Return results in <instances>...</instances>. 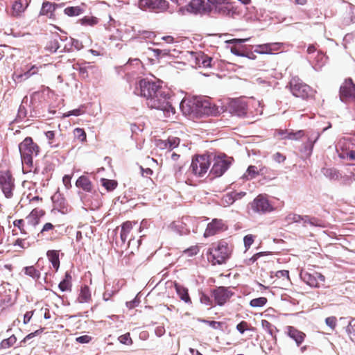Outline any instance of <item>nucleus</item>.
I'll return each mask as SVG.
<instances>
[{
	"instance_id": "obj_47",
	"label": "nucleus",
	"mask_w": 355,
	"mask_h": 355,
	"mask_svg": "<svg viewBox=\"0 0 355 355\" xmlns=\"http://www.w3.org/2000/svg\"><path fill=\"white\" fill-rule=\"evenodd\" d=\"M234 197L231 192L226 193L221 199V204L224 207H228L234 202Z\"/></svg>"
},
{
	"instance_id": "obj_58",
	"label": "nucleus",
	"mask_w": 355,
	"mask_h": 355,
	"mask_svg": "<svg viewBox=\"0 0 355 355\" xmlns=\"http://www.w3.org/2000/svg\"><path fill=\"white\" fill-rule=\"evenodd\" d=\"M325 322L331 329H334L336 325V318L334 316L328 317L326 318Z\"/></svg>"
},
{
	"instance_id": "obj_64",
	"label": "nucleus",
	"mask_w": 355,
	"mask_h": 355,
	"mask_svg": "<svg viewBox=\"0 0 355 355\" xmlns=\"http://www.w3.org/2000/svg\"><path fill=\"white\" fill-rule=\"evenodd\" d=\"M76 340L79 343H88L91 340V337L87 335L77 337Z\"/></svg>"
},
{
	"instance_id": "obj_11",
	"label": "nucleus",
	"mask_w": 355,
	"mask_h": 355,
	"mask_svg": "<svg viewBox=\"0 0 355 355\" xmlns=\"http://www.w3.org/2000/svg\"><path fill=\"white\" fill-rule=\"evenodd\" d=\"M233 159L226 155H219L214 158V164L210 170V174L214 177H220L230 168Z\"/></svg>"
},
{
	"instance_id": "obj_61",
	"label": "nucleus",
	"mask_w": 355,
	"mask_h": 355,
	"mask_svg": "<svg viewBox=\"0 0 355 355\" xmlns=\"http://www.w3.org/2000/svg\"><path fill=\"white\" fill-rule=\"evenodd\" d=\"M71 178H72L71 175H65L62 178V182H63L64 187H66V189H69L71 187Z\"/></svg>"
},
{
	"instance_id": "obj_38",
	"label": "nucleus",
	"mask_w": 355,
	"mask_h": 355,
	"mask_svg": "<svg viewBox=\"0 0 355 355\" xmlns=\"http://www.w3.org/2000/svg\"><path fill=\"white\" fill-rule=\"evenodd\" d=\"M45 136L48 139V144L52 148H58L60 144L56 143L55 140V134L54 131H47L45 132Z\"/></svg>"
},
{
	"instance_id": "obj_10",
	"label": "nucleus",
	"mask_w": 355,
	"mask_h": 355,
	"mask_svg": "<svg viewBox=\"0 0 355 355\" xmlns=\"http://www.w3.org/2000/svg\"><path fill=\"white\" fill-rule=\"evenodd\" d=\"M139 86V88H137L135 92L137 94H139L146 98V102L150 98L155 96L157 92L162 88L159 85L156 84L155 82L149 81L146 79L140 80Z\"/></svg>"
},
{
	"instance_id": "obj_6",
	"label": "nucleus",
	"mask_w": 355,
	"mask_h": 355,
	"mask_svg": "<svg viewBox=\"0 0 355 355\" xmlns=\"http://www.w3.org/2000/svg\"><path fill=\"white\" fill-rule=\"evenodd\" d=\"M138 7L144 11L164 13L168 11L169 3L166 0H139Z\"/></svg>"
},
{
	"instance_id": "obj_34",
	"label": "nucleus",
	"mask_w": 355,
	"mask_h": 355,
	"mask_svg": "<svg viewBox=\"0 0 355 355\" xmlns=\"http://www.w3.org/2000/svg\"><path fill=\"white\" fill-rule=\"evenodd\" d=\"M42 215V211L33 209L28 216L27 220L33 226H35L39 223V216Z\"/></svg>"
},
{
	"instance_id": "obj_55",
	"label": "nucleus",
	"mask_w": 355,
	"mask_h": 355,
	"mask_svg": "<svg viewBox=\"0 0 355 355\" xmlns=\"http://www.w3.org/2000/svg\"><path fill=\"white\" fill-rule=\"evenodd\" d=\"M237 331L243 334L246 330L248 329V324L245 321H241L236 325Z\"/></svg>"
},
{
	"instance_id": "obj_15",
	"label": "nucleus",
	"mask_w": 355,
	"mask_h": 355,
	"mask_svg": "<svg viewBox=\"0 0 355 355\" xmlns=\"http://www.w3.org/2000/svg\"><path fill=\"white\" fill-rule=\"evenodd\" d=\"M340 98L343 102L355 100V85L351 78L346 79L340 88Z\"/></svg>"
},
{
	"instance_id": "obj_1",
	"label": "nucleus",
	"mask_w": 355,
	"mask_h": 355,
	"mask_svg": "<svg viewBox=\"0 0 355 355\" xmlns=\"http://www.w3.org/2000/svg\"><path fill=\"white\" fill-rule=\"evenodd\" d=\"M172 99L169 92L162 88L157 94L150 98L146 105L151 109H156L163 112L166 117H171L175 113V110L172 105Z\"/></svg>"
},
{
	"instance_id": "obj_54",
	"label": "nucleus",
	"mask_w": 355,
	"mask_h": 355,
	"mask_svg": "<svg viewBox=\"0 0 355 355\" xmlns=\"http://www.w3.org/2000/svg\"><path fill=\"white\" fill-rule=\"evenodd\" d=\"M119 340L121 343L124 345H130L132 344V339L130 336V334H125L123 335H121L119 337Z\"/></svg>"
},
{
	"instance_id": "obj_35",
	"label": "nucleus",
	"mask_w": 355,
	"mask_h": 355,
	"mask_svg": "<svg viewBox=\"0 0 355 355\" xmlns=\"http://www.w3.org/2000/svg\"><path fill=\"white\" fill-rule=\"evenodd\" d=\"M341 148L342 152L339 153V157L342 159H349L350 160H355V150L344 149L341 145V141L338 144Z\"/></svg>"
},
{
	"instance_id": "obj_28",
	"label": "nucleus",
	"mask_w": 355,
	"mask_h": 355,
	"mask_svg": "<svg viewBox=\"0 0 355 355\" xmlns=\"http://www.w3.org/2000/svg\"><path fill=\"white\" fill-rule=\"evenodd\" d=\"M76 186L78 188H81L87 192L92 191L93 189L90 180L85 175H82L78 178L76 182Z\"/></svg>"
},
{
	"instance_id": "obj_31",
	"label": "nucleus",
	"mask_w": 355,
	"mask_h": 355,
	"mask_svg": "<svg viewBox=\"0 0 355 355\" xmlns=\"http://www.w3.org/2000/svg\"><path fill=\"white\" fill-rule=\"evenodd\" d=\"M320 137V134L316 132L308 138L307 142L304 145V153L307 155H311L313 148L314 144Z\"/></svg>"
},
{
	"instance_id": "obj_33",
	"label": "nucleus",
	"mask_w": 355,
	"mask_h": 355,
	"mask_svg": "<svg viewBox=\"0 0 355 355\" xmlns=\"http://www.w3.org/2000/svg\"><path fill=\"white\" fill-rule=\"evenodd\" d=\"M46 256L51 262L53 267L58 270L60 266L58 252L56 250H49L46 253Z\"/></svg>"
},
{
	"instance_id": "obj_51",
	"label": "nucleus",
	"mask_w": 355,
	"mask_h": 355,
	"mask_svg": "<svg viewBox=\"0 0 355 355\" xmlns=\"http://www.w3.org/2000/svg\"><path fill=\"white\" fill-rule=\"evenodd\" d=\"M254 236L252 234H248L243 239L244 246L246 250H248L252 244L254 243Z\"/></svg>"
},
{
	"instance_id": "obj_43",
	"label": "nucleus",
	"mask_w": 355,
	"mask_h": 355,
	"mask_svg": "<svg viewBox=\"0 0 355 355\" xmlns=\"http://www.w3.org/2000/svg\"><path fill=\"white\" fill-rule=\"evenodd\" d=\"M17 342V338L15 335H12L9 338L6 339H3L1 342V347L3 349H8L10 347H12L15 343Z\"/></svg>"
},
{
	"instance_id": "obj_7",
	"label": "nucleus",
	"mask_w": 355,
	"mask_h": 355,
	"mask_svg": "<svg viewBox=\"0 0 355 355\" xmlns=\"http://www.w3.org/2000/svg\"><path fill=\"white\" fill-rule=\"evenodd\" d=\"M210 12H214L224 16L232 17L236 12L231 0H210Z\"/></svg>"
},
{
	"instance_id": "obj_18",
	"label": "nucleus",
	"mask_w": 355,
	"mask_h": 355,
	"mask_svg": "<svg viewBox=\"0 0 355 355\" xmlns=\"http://www.w3.org/2000/svg\"><path fill=\"white\" fill-rule=\"evenodd\" d=\"M225 229V224L221 219H213L212 221L207 225L204 233V236L209 237L214 236Z\"/></svg>"
},
{
	"instance_id": "obj_4",
	"label": "nucleus",
	"mask_w": 355,
	"mask_h": 355,
	"mask_svg": "<svg viewBox=\"0 0 355 355\" xmlns=\"http://www.w3.org/2000/svg\"><path fill=\"white\" fill-rule=\"evenodd\" d=\"M289 88L293 96L303 99L311 98L314 95V91L297 77H293L291 79Z\"/></svg>"
},
{
	"instance_id": "obj_25",
	"label": "nucleus",
	"mask_w": 355,
	"mask_h": 355,
	"mask_svg": "<svg viewBox=\"0 0 355 355\" xmlns=\"http://www.w3.org/2000/svg\"><path fill=\"white\" fill-rule=\"evenodd\" d=\"M132 229V223L130 221L125 222L121 229L120 238L122 243H125L126 241L130 244L132 238L129 236L130 233Z\"/></svg>"
},
{
	"instance_id": "obj_8",
	"label": "nucleus",
	"mask_w": 355,
	"mask_h": 355,
	"mask_svg": "<svg viewBox=\"0 0 355 355\" xmlns=\"http://www.w3.org/2000/svg\"><path fill=\"white\" fill-rule=\"evenodd\" d=\"M15 188V179L10 171H0V189L6 198H12Z\"/></svg>"
},
{
	"instance_id": "obj_22",
	"label": "nucleus",
	"mask_w": 355,
	"mask_h": 355,
	"mask_svg": "<svg viewBox=\"0 0 355 355\" xmlns=\"http://www.w3.org/2000/svg\"><path fill=\"white\" fill-rule=\"evenodd\" d=\"M286 220L288 223L304 221V223H309L313 225L320 226V224L317 223V220L315 218H309L307 216H302L296 214H288L286 216Z\"/></svg>"
},
{
	"instance_id": "obj_14",
	"label": "nucleus",
	"mask_w": 355,
	"mask_h": 355,
	"mask_svg": "<svg viewBox=\"0 0 355 355\" xmlns=\"http://www.w3.org/2000/svg\"><path fill=\"white\" fill-rule=\"evenodd\" d=\"M212 297L218 306L224 305L234 295L230 288L219 286L212 291Z\"/></svg>"
},
{
	"instance_id": "obj_59",
	"label": "nucleus",
	"mask_w": 355,
	"mask_h": 355,
	"mask_svg": "<svg viewBox=\"0 0 355 355\" xmlns=\"http://www.w3.org/2000/svg\"><path fill=\"white\" fill-rule=\"evenodd\" d=\"M24 222L22 219L15 220L13 222L14 226L18 227L22 234H26V232L24 228Z\"/></svg>"
},
{
	"instance_id": "obj_29",
	"label": "nucleus",
	"mask_w": 355,
	"mask_h": 355,
	"mask_svg": "<svg viewBox=\"0 0 355 355\" xmlns=\"http://www.w3.org/2000/svg\"><path fill=\"white\" fill-rule=\"evenodd\" d=\"M323 175L330 180H340L341 173L334 168H324L322 170Z\"/></svg>"
},
{
	"instance_id": "obj_23",
	"label": "nucleus",
	"mask_w": 355,
	"mask_h": 355,
	"mask_svg": "<svg viewBox=\"0 0 355 355\" xmlns=\"http://www.w3.org/2000/svg\"><path fill=\"white\" fill-rule=\"evenodd\" d=\"M198 112H196V116L198 115H209L212 114L214 112V107H211V103L207 101H202L200 98H198Z\"/></svg>"
},
{
	"instance_id": "obj_19",
	"label": "nucleus",
	"mask_w": 355,
	"mask_h": 355,
	"mask_svg": "<svg viewBox=\"0 0 355 355\" xmlns=\"http://www.w3.org/2000/svg\"><path fill=\"white\" fill-rule=\"evenodd\" d=\"M38 69L39 67L36 65L31 66L29 69L24 72L17 69L13 73L12 79L16 82H21L23 80H27L32 76L36 74L38 72Z\"/></svg>"
},
{
	"instance_id": "obj_30",
	"label": "nucleus",
	"mask_w": 355,
	"mask_h": 355,
	"mask_svg": "<svg viewBox=\"0 0 355 355\" xmlns=\"http://www.w3.org/2000/svg\"><path fill=\"white\" fill-rule=\"evenodd\" d=\"M56 5L49 1H44L42 3L41 10L40 12V15H46L51 17L55 10Z\"/></svg>"
},
{
	"instance_id": "obj_26",
	"label": "nucleus",
	"mask_w": 355,
	"mask_h": 355,
	"mask_svg": "<svg viewBox=\"0 0 355 355\" xmlns=\"http://www.w3.org/2000/svg\"><path fill=\"white\" fill-rule=\"evenodd\" d=\"M196 64L198 67L208 68L211 66L212 58L204 53H198L195 57Z\"/></svg>"
},
{
	"instance_id": "obj_52",
	"label": "nucleus",
	"mask_w": 355,
	"mask_h": 355,
	"mask_svg": "<svg viewBox=\"0 0 355 355\" xmlns=\"http://www.w3.org/2000/svg\"><path fill=\"white\" fill-rule=\"evenodd\" d=\"M200 301L202 304H203L206 306H213L212 300L208 295H207L204 293L200 295Z\"/></svg>"
},
{
	"instance_id": "obj_13",
	"label": "nucleus",
	"mask_w": 355,
	"mask_h": 355,
	"mask_svg": "<svg viewBox=\"0 0 355 355\" xmlns=\"http://www.w3.org/2000/svg\"><path fill=\"white\" fill-rule=\"evenodd\" d=\"M252 209L258 214H263L274 210L269 200L262 195L255 198L251 205Z\"/></svg>"
},
{
	"instance_id": "obj_62",
	"label": "nucleus",
	"mask_w": 355,
	"mask_h": 355,
	"mask_svg": "<svg viewBox=\"0 0 355 355\" xmlns=\"http://www.w3.org/2000/svg\"><path fill=\"white\" fill-rule=\"evenodd\" d=\"M204 322L209 324L211 328L218 329L221 327V322L217 321L204 320Z\"/></svg>"
},
{
	"instance_id": "obj_41",
	"label": "nucleus",
	"mask_w": 355,
	"mask_h": 355,
	"mask_svg": "<svg viewBox=\"0 0 355 355\" xmlns=\"http://www.w3.org/2000/svg\"><path fill=\"white\" fill-rule=\"evenodd\" d=\"M254 53L259 54H271V49L269 48V44H259L255 46Z\"/></svg>"
},
{
	"instance_id": "obj_32",
	"label": "nucleus",
	"mask_w": 355,
	"mask_h": 355,
	"mask_svg": "<svg viewBox=\"0 0 355 355\" xmlns=\"http://www.w3.org/2000/svg\"><path fill=\"white\" fill-rule=\"evenodd\" d=\"M279 134L282 137V139H288L291 140H298L301 137L304 136V131L299 130L295 132H288L286 131H281Z\"/></svg>"
},
{
	"instance_id": "obj_63",
	"label": "nucleus",
	"mask_w": 355,
	"mask_h": 355,
	"mask_svg": "<svg viewBox=\"0 0 355 355\" xmlns=\"http://www.w3.org/2000/svg\"><path fill=\"white\" fill-rule=\"evenodd\" d=\"M268 44H269V48L271 49V54L272 53L273 51H277L280 50L281 47L283 45L282 43H278V42L268 43Z\"/></svg>"
},
{
	"instance_id": "obj_9",
	"label": "nucleus",
	"mask_w": 355,
	"mask_h": 355,
	"mask_svg": "<svg viewBox=\"0 0 355 355\" xmlns=\"http://www.w3.org/2000/svg\"><path fill=\"white\" fill-rule=\"evenodd\" d=\"M210 0H191V2L184 7H181L178 12L184 15L185 12L201 13L209 12L211 9Z\"/></svg>"
},
{
	"instance_id": "obj_16",
	"label": "nucleus",
	"mask_w": 355,
	"mask_h": 355,
	"mask_svg": "<svg viewBox=\"0 0 355 355\" xmlns=\"http://www.w3.org/2000/svg\"><path fill=\"white\" fill-rule=\"evenodd\" d=\"M180 108L185 116H196L198 109V98L182 99Z\"/></svg>"
},
{
	"instance_id": "obj_53",
	"label": "nucleus",
	"mask_w": 355,
	"mask_h": 355,
	"mask_svg": "<svg viewBox=\"0 0 355 355\" xmlns=\"http://www.w3.org/2000/svg\"><path fill=\"white\" fill-rule=\"evenodd\" d=\"M59 48L60 45L57 40L50 41L47 46V49L51 52H56Z\"/></svg>"
},
{
	"instance_id": "obj_42",
	"label": "nucleus",
	"mask_w": 355,
	"mask_h": 355,
	"mask_svg": "<svg viewBox=\"0 0 355 355\" xmlns=\"http://www.w3.org/2000/svg\"><path fill=\"white\" fill-rule=\"evenodd\" d=\"M340 180L342 181L343 184L349 185L355 181V174L352 172H349V173L344 175L341 174Z\"/></svg>"
},
{
	"instance_id": "obj_49",
	"label": "nucleus",
	"mask_w": 355,
	"mask_h": 355,
	"mask_svg": "<svg viewBox=\"0 0 355 355\" xmlns=\"http://www.w3.org/2000/svg\"><path fill=\"white\" fill-rule=\"evenodd\" d=\"M80 21L82 25L94 26L97 24L98 19L94 17H85Z\"/></svg>"
},
{
	"instance_id": "obj_37",
	"label": "nucleus",
	"mask_w": 355,
	"mask_h": 355,
	"mask_svg": "<svg viewBox=\"0 0 355 355\" xmlns=\"http://www.w3.org/2000/svg\"><path fill=\"white\" fill-rule=\"evenodd\" d=\"M25 275L32 277L34 279H37L40 277V272L34 266H26L23 269Z\"/></svg>"
},
{
	"instance_id": "obj_3",
	"label": "nucleus",
	"mask_w": 355,
	"mask_h": 355,
	"mask_svg": "<svg viewBox=\"0 0 355 355\" xmlns=\"http://www.w3.org/2000/svg\"><path fill=\"white\" fill-rule=\"evenodd\" d=\"M231 254L227 243L220 241L217 243H213L208 250V260L213 264H222L229 259Z\"/></svg>"
},
{
	"instance_id": "obj_50",
	"label": "nucleus",
	"mask_w": 355,
	"mask_h": 355,
	"mask_svg": "<svg viewBox=\"0 0 355 355\" xmlns=\"http://www.w3.org/2000/svg\"><path fill=\"white\" fill-rule=\"evenodd\" d=\"M74 135L80 141H83L86 139V133L83 129L77 128L74 130Z\"/></svg>"
},
{
	"instance_id": "obj_46",
	"label": "nucleus",
	"mask_w": 355,
	"mask_h": 355,
	"mask_svg": "<svg viewBox=\"0 0 355 355\" xmlns=\"http://www.w3.org/2000/svg\"><path fill=\"white\" fill-rule=\"evenodd\" d=\"M267 303V299L264 297L252 299L250 302L252 307H262Z\"/></svg>"
},
{
	"instance_id": "obj_39",
	"label": "nucleus",
	"mask_w": 355,
	"mask_h": 355,
	"mask_svg": "<svg viewBox=\"0 0 355 355\" xmlns=\"http://www.w3.org/2000/svg\"><path fill=\"white\" fill-rule=\"evenodd\" d=\"M91 297V294L89 288L87 286L82 288L80 293L78 297V301L80 303L87 302Z\"/></svg>"
},
{
	"instance_id": "obj_57",
	"label": "nucleus",
	"mask_w": 355,
	"mask_h": 355,
	"mask_svg": "<svg viewBox=\"0 0 355 355\" xmlns=\"http://www.w3.org/2000/svg\"><path fill=\"white\" fill-rule=\"evenodd\" d=\"M152 51L154 53V56L156 57L157 58L167 55L168 54V51L167 50H161V49H152Z\"/></svg>"
},
{
	"instance_id": "obj_21",
	"label": "nucleus",
	"mask_w": 355,
	"mask_h": 355,
	"mask_svg": "<svg viewBox=\"0 0 355 355\" xmlns=\"http://www.w3.org/2000/svg\"><path fill=\"white\" fill-rule=\"evenodd\" d=\"M286 334L291 338L295 341L297 346H300L304 342L306 337L304 333L292 326L286 327Z\"/></svg>"
},
{
	"instance_id": "obj_20",
	"label": "nucleus",
	"mask_w": 355,
	"mask_h": 355,
	"mask_svg": "<svg viewBox=\"0 0 355 355\" xmlns=\"http://www.w3.org/2000/svg\"><path fill=\"white\" fill-rule=\"evenodd\" d=\"M180 139L175 137H170L166 140L159 139L156 141V146L162 150H172L178 147Z\"/></svg>"
},
{
	"instance_id": "obj_36",
	"label": "nucleus",
	"mask_w": 355,
	"mask_h": 355,
	"mask_svg": "<svg viewBox=\"0 0 355 355\" xmlns=\"http://www.w3.org/2000/svg\"><path fill=\"white\" fill-rule=\"evenodd\" d=\"M26 8L24 7L21 0H15L12 4V15L15 17H18L25 10Z\"/></svg>"
},
{
	"instance_id": "obj_48",
	"label": "nucleus",
	"mask_w": 355,
	"mask_h": 355,
	"mask_svg": "<svg viewBox=\"0 0 355 355\" xmlns=\"http://www.w3.org/2000/svg\"><path fill=\"white\" fill-rule=\"evenodd\" d=\"M81 9L78 7H67L64 9V13L68 16H78L80 14Z\"/></svg>"
},
{
	"instance_id": "obj_27",
	"label": "nucleus",
	"mask_w": 355,
	"mask_h": 355,
	"mask_svg": "<svg viewBox=\"0 0 355 355\" xmlns=\"http://www.w3.org/2000/svg\"><path fill=\"white\" fill-rule=\"evenodd\" d=\"M175 288L177 295H178L181 300L184 301L187 304H191V300L189 295L187 288L177 283L175 284Z\"/></svg>"
},
{
	"instance_id": "obj_40",
	"label": "nucleus",
	"mask_w": 355,
	"mask_h": 355,
	"mask_svg": "<svg viewBox=\"0 0 355 355\" xmlns=\"http://www.w3.org/2000/svg\"><path fill=\"white\" fill-rule=\"evenodd\" d=\"M101 181L102 182V185L108 191H113L117 186V182L113 180L101 178Z\"/></svg>"
},
{
	"instance_id": "obj_17",
	"label": "nucleus",
	"mask_w": 355,
	"mask_h": 355,
	"mask_svg": "<svg viewBox=\"0 0 355 355\" xmlns=\"http://www.w3.org/2000/svg\"><path fill=\"white\" fill-rule=\"evenodd\" d=\"M248 103L243 99H234L230 103V110L239 116H245L247 113Z\"/></svg>"
},
{
	"instance_id": "obj_5",
	"label": "nucleus",
	"mask_w": 355,
	"mask_h": 355,
	"mask_svg": "<svg viewBox=\"0 0 355 355\" xmlns=\"http://www.w3.org/2000/svg\"><path fill=\"white\" fill-rule=\"evenodd\" d=\"M211 165L209 155H197L193 158L189 171L196 177H203L207 172Z\"/></svg>"
},
{
	"instance_id": "obj_60",
	"label": "nucleus",
	"mask_w": 355,
	"mask_h": 355,
	"mask_svg": "<svg viewBox=\"0 0 355 355\" xmlns=\"http://www.w3.org/2000/svg\"><path fill=\"white\" fill-rule=\"evenodd\" d=\"M42 332V329L37 330L34 332H32L29 334H28L21 341V346L23 343H26L28 340L33 338L36 335H37L39 333Z\"/></svg>"
},
{
	"instance_id": "obj_24",
	"label": "nucleus",
	"mask_w": 355,
	"mask_h": 355,
	"mask_svg": "<svg viewBox=\"0 0 355 355\" xmlns=\"http://www.w3.org/2000/svg\"><path fill=\"white\" fill-rule=\"evenodd\" d=\"M265 167L258 168L257 166L250 165L242 176V179L245 180H250L255 178L259 175L264 174Z\"/></svg>"
},
{
	"instance_id": "obj_12",
	"label": "nucleus",
	"mask_w": 355,
	"mask_h": 355,
	"mask_svg": "<svg viewBox=\"0 0 355 355\" xmlns=\"http://www.w3.org/2000/svg\"><path fill=\"white\" fill-rule=\"evenodd\" d=\"M300 278L305 284L313 288L320 287L325 281L323 275L313 270L301 271Z\"/></svg>"
},
{
	"instance_id": "obj_56",
	"label": "nucleus",
	"mask_w": 355,
	"mask_h": 355,
	"mask_svg": "<svg viewBox=\"0 0 355 355\" xmlns=\"http://www.w3.org/2000/svg\"><path fill=\"white\" fill-rule=\"evenodd\" d=\"M199 248L198 246H192L184 251V254L189 257H192L198 253Z\"/></svg>"
},
{
	"instance_id": "obj_45",
	"label": "nucleus",
	"mask_w": 355,
	"mask_h": 355,
	"mask_svg": "<svg viewBox=\"0 0 355 355\" xmlns=\"http://www.w3.org/2000/svg\"><path fill=\"white\" fill-rule=\"evenodd\" d=\"M261 327L266 331L272 337H275L274 330H276V327L273 326L270 322L266 320H261Z\"/></svg>"
},
{
	"instance_id": "obj_2",
	"label": "nucleus",
	"mask_w": 355,
	"mask_h": 355,
	"mask_svg": "<svg viewBox=\"0 0 355 355\" xmlns=\"http://www.w3.org/2000/svg\"><path fill=\"white\" fill-rule=\"evenodd\" d=\"M19 150L21 162L25 166L24 169L26 167V173L31 172V168L33 166V158L39 154V146L33 142L31 137H26L19 144Z\"/></svg>"
},
{
	"instance_id": "obj_44",
	"label": "nucleus",
	"mask_w": 355,
	"mask_h": 355,
	"mask_svg": "<svg viewBox=\"0 0 355 355\" xmlns=\"http://www.w3.org/2000/svg\"><path fill=\"white\" fill-rule=\"evenodd\" d=\"M69 279H71V276L69 275V274L66 273L65 279H63L59 284L58 287L60 289V291H62V292L67 291L70 290L71 283H70Z\"/></svg>"
}]
</instances>
